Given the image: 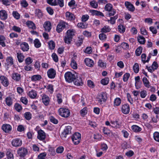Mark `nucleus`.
<instances>
[{
    "label": "nucleus",
    "mask_w": 159,
    "mask_h": 159,
    "mask_svg": "<svg viewBox=\"0 0 159 159\" xmlns=\"http://www.w3.org/2000/svg\"><path fill=\"white\" fill-rule=\"evenodd\" d=\"M68 24L63 20L60 21L57 26L56 30L58 33L62 32L64 29L68 27Z\"/></svg>",
    "instance_id": "obj_3"
},
{
    "label": "nucleus",
    "mask_w": 159,
    "mask_h": 159,
    "mask_svg": "<svg viewBox=\"0 0 159 159\" xmlns=\"http://www.w3.org/2000/svg\"><path fill=\"white\" fill-rule=\"evenodd\" d=\"M34 43L35 47L36 48H39L41 46V43L39 40L37 39L34 40Z\"/></svg>",
    "instance_id": "obj_45"
},
{
    "label": "nucleus",
    "mask_w": 159,
    "mask_h": 159,
    "mask_svg": "<svg viewBox=\"0 0 159 159\" xmlns=\"http://www.w3.org/2000/svg\"><path fill=\"white\" fill-rule=\"evenodd\" d=\"M102 136L101 134H94L93 138L94 139L97 141H99L102 139Z\"/></svg>",
    "instance_id": "obj_56"
},
{
    "label": "nucleus",
    "mask_w": 159,
    "mask_h": 159,
    "mask_svg": "<svg viewBox=\"0 0 159 159\" xmlns=\"http://www.w3.org/2000/svg\"><path fill=\"white\" fill-rule=\"evenodd\" d=\"M14 98V95L12 93H10L8 97H7L5 99L6 104L10 106L12 104V101Z\"/></svg>",
    "instance_id": "obj_9"
},
{
    "label": "nucleus",
    "mask_w": 159,
    "mask_h": 159,
    "mask_svg": "<svg viewBox=\"0 0 159 159\" xmlns=\"http://www.w3.org/2000/svg\"><path fill=\"white\" fill-rule=\"evenodd\" d=\"M125 4L126 8L129 11H134L135 8L134 6L130 2H125Z\"/></svg>",
    "instance_id": "obj_24"
},
{
    "label": "nucleus",
    "mask_w": 159,
    "mask_h": 159,
    "mask_svg": "<svg viewBox=\"0 0 159 159\" xmlns=\"http://www.w3.org/2000/svg\"><path fill=\"white\" fill-rule=\"evenodd\" d=\"M142 51V48L141 47H139L136 50L135 53L137 56H139L141 54Z\"/></svg>",
    "instance_id": "obj_59"
},
{
    "label": "nucleus",
    "mask_w": 159,
    "mask_h": 159,
    "mask_svg": "<svg viewBox=\"0 0 159 159\" xmlns=\"http://www.w3.org/2000/svg\"><path fill=\"white\" fill-rule=\"evenodd\" d=\"M76 31L73 29H70L68 30L66 32V34L68 36L73 38V36L75 34Z\"/></svg>",
    "instance_id": "obj_27"
},
{
    "label": "nucleus",
    "mask_w": 159,
    "mask_h": 159,
    "mask_svg": "<svg viewBox=\"0 0 159 159\" xmlns=\"http://www.w3.org/2000/svg\"><path fill=\"white\" fill-rule=\"evenodd\" d=\"M47 2L49 4L52 6H56L57 5L56 0H47Z\"/></svg>",
    "instance_id": "obj_54"
},
{
    "label": "nucleus",
    "mask_w": 159,
    "mask_h": 159,
    "mask_svg": "<svg viewBox=\"0 0 159 159\" xmlns=\"http://www.w3.org/2000/svg\"><path fill=\"white\" fill-rule=\"evenodd\" d=\"M30 78L32 81L37 83L40 81L42 77L40 75L37 74L31 76Z\"/></svg>",
    "instance_id": "obj_18"
},
{
    "label": "nucleus",
    "mask_w": 159,
    "mask_h": 159,
    "mask_svg": "<svg viewBox=\"0 0 159 159\" xmlns=\"http://www.w3.org/2000/svg\"><path fill=\"white\" fill-rule=\"evenodd\" d=\"M48 45L49 49L50 50L54 49L55 47V43L52 41L50 40L48 42Z\"/></svg>",
    "instance_id": "obj_39"
},
{
    "label": "nucleus",
    "mask_w": 159,
    "mask_h": 159,
    "mask_svg": "<svg viewBox=\"0 0 159 159\" xmlns=\"http://www.w3.org/2000/svg\"><path fill=\"white\" fill-rule=\"evenodd\" d=\"M7 18V14L6 11L4 10L0 11V18L2 20H5Z\"/></svg>",
    "instance_id": "obj_23"
},
{
    "label": "nucleus",
    "mask_w": 159,
    "mask_h": 159,
    "mask_svg": "<svg viewBox=\"0 0 159 159\" xmlns=\"http://www.w3.org/2000/svg\"><path fill=\"white\" fill-rule=\"evenodd\" d=\"M118 16H115L114 17H111L110 20H108V21L111 24H114L115 22V20L117 19Z\"/></svg>",
    "instance_id": "obj_57"
},
{
    "label": "nucleus",
    "mask_w": 159,
    "mask_h": 159,
    "mask_svg": "<svg viewBox=\"0 0 159 159\" xmlns=\"http://www.w3.org/2000/svg\"><path fill=\"white\" fill-rule=\"evenodd\" d=\"M33 60L30 57H27L25 60V62L26 65H29L32 63Z\"/></svg>",
    "instance_id": "obj_60"
},
{
    "label": "nucleus",
    "mask_w": 159,
    "mask_h": 159,
    "mask_svg": "<svg viewBox=\"0 0 159 159\" xmlns=\"http://www.w3.org/2000/svg\"><path fill=\"white\" fill-rule=\"evenodd\" d=\"M131 128L133 131L136 133L142 130L141 128L140 127L136 125H134L132 126Z\"/></svg>",
    "instance_id": "obj_33"
},
{
    "label": "nucleus",
    "mask_w": 159,
    "mask_h": 159,
    "mask_svg": "<svg viewBox=\"0 0 159 159\" xmlns=\"http://www.w3.org/2000/svg\"><path fill=\"white\" fill-rule=\"evenodd\" d=\"M71 127L70 126H68L65 127L63 133V135H67L70 134L71 133Z\"/></svg>",
    "instance_id": "obj_29"
},
{
    "label": "nucleus",
    "mask_w": 159,
    "mask_h": 159,
    "mask_svg": "<svg viewBox=\"0 0 159 159\" xmlns=\"http://www.w3.org/2000/svg\"><path fill=\"white\" fill-rule=\"evenodd\" d=\"M133 69L135 73H138L139 70V64L137 63H135L133 66Z\"/></svg>",
    "instance_id": "obj_51"
},
{
    "label": "nucleus",
    "mask_w": 159,
    "mask_h": 159,
    "mask_svg": "<svg viewBox=\"0 0 159 159\" xmlns=\"http://www.w3.org/2000/svg\"><path fill=\"white\" fill-rule=\"evenodd\" d=\"M5 39V38L3 36L0 35V44L3 47L6 46L4 42Z\"/></svg>",
    "instance_id": "obj_49"
},
{
    "label": "nucleus",
    "mask_w": 159,
    "mask_h": 159,
    "mask_svg": "<svg viewBox=\"0 0 159 159\" xmlns=\"http://www.w3.org/2000/svg\"><path fill=\"white\" fill-rule=\"evenodd\" d=\"M47 74L48 77L49 78L54 79L56 76V71L53 68H50L47 71Z\"/></svg>",
    "instance_id": "obj_10"
},
{
    "label": "nucleus",
    "mask_w": 159,
    "mask_h": 159,
    "mask_svg": "<svg viewBox=\"0 0 159 159\" xmlns=\"http://www.w3.org/2000/svg\"><path fill=\"white\" fill-rule=\"evenodd\" d=\"M42 100L45 105L47 106L48 105L50 102V99L47 95H43L42 97Z\"/></svg>",
    "instance_id": "obj_25"
},
{
    "label": "nucleus",
    "mask_w": 159,
    "mask_h": 159,
    "mask_svg": "<svg viewBox=\"0 0 159 159\" xmlns=\"http://www.w3.org/2000/svg\"><path fill=\"white\" fill-rule=\"evenodd\" d=\"M47 155L45 152H43L40 153L38 155V159H44Z\"/></svg>",
    "instance_id": "obj_63"
},
{
    "label": "nucleus",
    "mask_w": 159,
    "mask_h": 159,
    "mask_svg": "<svg viewBox=\"0 0 159 159\" xmlns=\"http://www.w3.org/2000/svg\"><path fill=\"white\" fill-rule=\"evenodd\" d=\"M105 125L116 129L120 128L121 126V125L117 120H111L110 122L107 121L105 122Z\"/></svg>",
    "instance_id": "obj_8"
},
{
    "label": "nucleus",
    "mask_w": 159,
    "mask_h": 159,
    "mask_svg": "<svg viewBox=\"0 0 159 159\" xmlns=\"http://www.w3.org/2000/svg\"><path fill=\"white\" fill-rule=\"evenodd\" d=\"M27 149L24 147L19 148L17 151V153L20 157V159H25V157L28 154Z\"/></svg>",
    "instance_id": "obj_5"
},
{
    "label": "nucleus",
    "mask_w": 159,
    "mask_h": 159,
    "mask_svg": "<svg viewBox=\"0 0 159 159\" xmlns=\"http://www.w3.org/2000/svg\"><path fill=\"white\" fill-rule=\"evenodd\" d=\"M0 80L2 84L5 87H7L9 84L8 80L7 77L3 75L0 76Z\"/></svg>",
    "instance_id": "obj_15"
},
{
    "label": "nucleus",
    "mask_w": 159,
    "mask_h": 159,
    "mask_svg": "<svg viewBox=\"0 0 159 159\" xmlns=\"http://www.w3.org/2000/svg\"><path fill=\"white\" fill-rule=\"evenodd\" d=\"M28 95L31 98H34L37 96V93L35 91L32 90L29 92Z\"/></svg>",
    "instance_id": "obj_43"
},
{
    "label": "nucleus",
    "mask_w": 159,
    "mask_h": 159,
    "mask_svg": "<svg viewBox=\"0 0 159 159\" xmlns=\"http://www.w3.org/2000/svg\"><path fill=\"white\" fill-rule=\"evenodd\" d=\"M88 112V109L86 107H85L80 111V114L82 116H84L87 114Z\"/></svg>",
    "instance_id": "obj_47"
},
{
    "label": "nucleus",
    "mask_w": 159,
    "mask_h": 159,
    "mask_svg": "<svg viewBox=\"0 0 159 159\" xmlns=\"http://www.w3.org/2000/svg\"><path fill=\"white\" fill-rule=\"evenodd\" d=\"M154 139L156 141L159 142V132H155L153 134Z\"/></svg>",
    "instance_id": "obj_46"
},
{
    "label": "nucleus",
    "mask_w": 159,
    "mask_h": 159,
    "mask_svg": "<svg viewBox=\"0 0 159 159\" xmlns=\"http://www.w3.org/2000/svg\"><path fill=\"white\" fill-rule=\"evenodd\" d=\"M59 114L61 117L67 118L70 115V111L67 108L61 107L58 111Z\"/></svg>",
    "instance_id": "obj_2"
},
{
    "label": "nucleus",
    "mask_w": 159,
    "mask_h": 159,
    "mask_svg": "<svg viewBox=\"0 0 159 159\" xmlns=\"http://www.w3.org/2000/svg\"><path fill=\"white\" fill-rule=\"evenodd\" d=\"M143 81L144 85L147 88H150V82L148 79L145 77H144L143 79Z\"/></svg>",
    "instance_id": "obj_37"
},
{
    "label": "nucleus",
    "mask_w": 159,
    "mask_h": 159,
    "mask_svg": "<svg viewBox=\"0 0 159 159\" xmlns=\"http://www.w3.org/2000/svg\"><path fill=\"white\" fill-rule=\"evenodd\" d=\"M12 78L16 81H19L20 79V75L17 73H14L12 75Z\"/></svg>",
    "instance_id": "obj_28"
},
{
    "label": "nucleus",
    "mask_w": 159,
    "mask_h": 159,
    "mask_svg": "<svg viewBox=\"0 0 159 159\" xmlns=\"http://www.w3.org/2000/svg\"><path fill=\"white\" fill-rule=\"evenodd\" d=\"M121 99L119 98H116L114 101L113 104L114 107L120 106L121 103Z\"/></svg>",
    "instance_id": "obj_35"
},
{
    "label": "nucleus",
    "mask_w": 159,
    "mask_h": 159,
    "mask_svg": "<svg viewBox=\"0 0 159 159\" xmlns=\"http://www.w3.org/2000/svg\"><path fill=\"white\" fill-rule=\"evenodd\" d=\"M72 38L70 36H68L66 35L64 38V40L65 43L67 44H69L70 43L72 40Z\"/></svg>",
    "instance_id": "obj_34"
},
{
    "label": "nucleus",
    "mask_w": 159,
    "mask_h": 159,
    "mask_svg": "<svg viewBox=\"0 0 159 159\" xmlns=\"http://www.w3.org/2000/svg\"><path fill=\"white\" fill-rule=\"evenodd\" d=\"M56 97L57 98V101L59 104H60L62 102V96L60 93L57 94Z\"/></svg>",
    "instance_id": "obj_58"
},
{
    "label": "nucleus",
    "mask_w": 159,
    "mask_h": 159,
    "mask_svg": "<svg viewBox=\"0 0 159 159\" xmlns=\"http://www.w3.org/2000/svg\"><path fill=\"white\" fill-rule=\"evenodd\" d=\"M121 109L122 112L125 114H128L130 111V107L128 104L123 105Z\"/></svg>",
    "instance_id": "obj_12"
},
{
    "label": "nucleus",
    "mask_w": 159,
    "mask_h": 159,
    "mask_svg": "<svg viewBox=\"0 0 159 159\" xmlns=\"http://www.w3.org/2000/svg\"><path fill=\"white\" fill-rule=\"evenodd\" d=\"M35 16H37L39 18L42 17L43 14L41 11L39 9H36L35 11Z\"/></svg>",
    "instance_id": "obj_52"
},
{
    "label": "nucleus",
    "mask_w": 159,
    "mask_h": 159,
    "mask_svg": "<svg viewBox=\"0 0 159 159\" xmlns=\"http://www.w3.org/2000/svg\"><path fill=\"white\" fill-rule=\"evenodd\" d=\"M17 57L19 62H22L24 61L25 56L22 53L20 52H17Z\"/></svg>",
    "instance_id": "obj_31"
},
{
    "label": "nucleus",
    "mask_w": 159,
    "mask_h": 159,
    "mask_svg": "<svg viewBox=\"0 0 159 159\" xmlns=\"http://www.w3.org/2000/svg\"><path fill=\"white\" fill-rule=\"evenodd\" d=\"M70 66L74 69L75 70L77 69V65L74 59H71Z\"/></svg>",
    "instance_id": "obj_44"
},
{
    "label": "nucleus",
    "mask_w": 159,
    "mask_h": 159,
    "mask_svg": "<svg viewBox=\"0 0 159 159\" xmlns=\"http://www.w3.org/2000/svg\"><path fill=\"white\" fill-rule=\"evenodd\" d=\"M102 130L104 134L107 136L110 135L111 133V131L106 127H104Z\"/></svg>",
    "instance_id": "obj_62"
},
{
    "label": "nucleus",
    "mask_w": 159,
    "mask_h": 159,
    "mask_svg": "<svg viewBox=\"0 0 159 159\" xmlns=\"http://www.w3.org/2000/svg\"><path fill=\"white\" fill-rule=\"evenodd\" d=\"M22 144L21 140L19 139H15L12 140L11 144L14 147H18L21 146Z\"/></svg>",
    "instance_id": "obj_11"
},
{
    "label": "nucleus",
    "mask_w": 159,
    "mask_h": 159,
    "mask_svg": "<svg viewBox=\"0 0 159 159\" xmlns=\"http://www.w3.org/2000/svg\"><path fill=\"white\" fill-rule=\"evenodd\" d=\"M64 76L66 81L69 83H71L73 81L75 77V75L69 71L65 73Z\"/></svg>",
    "instance_id": "obj_6"
},
{
    "label": "nucleus",
    "mask_w": 159,
    "mask_h": 159,
    "mask_svg": "<svg viewBox=\"0 0 159 159\" xmlns=\"http://www.w3.org/2000/svg\"><path fill=\"white\" fill-rule=\"evenodd\" d=\"M24 115L25 118L28 120H30L31 118V114L30 112H26Z\"/></svg>",
    "instance_id": "obj_61"
},
{
    "label": "nucleus",
    "mask_w": 159,
    "mask_h": 159,
    "mask_svg": "<svg viewBox=\"0 0 159 159\" xmlns=\"http://www.w3.org/2000/svg\"><path fill=\"white\" fill-rule=\"evenodd\" d=\"M130 75L129 73H126L123 75V80L124 82H126L130 77Z\"/></svg>",
    "instance_id": "obj_64"
},
{
    "label": "nucleus",
    "mask_w": 159,
    "mask_h": 159,
    "mask_svg": "<svg viewBox=\"0 0 159 159\" xmlns=\"http://www.w3.org/2000/svg\"><path fill=\"white\" fill-rule=\"evenodd\" d=\"M14 107L16 110L18 112L20 111L22 109L21 106L18 103H16L15 104Z\"/></svg>",
    "instance_id": "obj_53"
},
{
    "label": "nucleus",
    "mask_w": 159,
    "mask_h": 159,
    "mask_svg": "<svg viewBox=\"0 0 159 159\" xmlns=\"http://www.w3.org/2000/svg\"><path fill=\"white\" fill-rule=\"evenodd\" d=\"M43 26L45 30L49 32L52 28V25L51 23L49 21H45L43 24Z\"/></svg>",
    "instance_id": "obj_21"
},
{
    "label": "nucleus",
    "mask_w": 159,
    "mask_h": 159,
    "mask_svg": "<svg viewBox=\"0 0 159 159\" xmlns=\"http://www.w3.org/2000/svg\"><path fill=\"white\" fill-rule=\"evenodd\" d=\"M109 81V79L108 77H105L102 79L100 81V83L103 85H107Z\"/></svg>",
    "instance_id": "obj_40"
},
{
    "label": "nucleus",
    "mask_w": 159,
    "mask_h": 159,
    "mask_svg": "<svg viewBox=\"0 0 159 159\" xmlns=\"http://www.w3.org/2000/svg\"><path fill=\"white\" fill-rule=\"evenodd\" d=\"M137 40L138 42L140 44H144L146 42L145 38L142 36L139 35L137 37Z\"/></svg>",
    "instance_id": "obj_32"
},
{
    "label": "nucleus",
    "mask_w": 159,
    "mask_h": 159,
    "mask_svg": "<svg viewBox=\"0 0 159 159\" xmlns=\"http://www.w3.org/2000/svg\"><path fill=\"white\" fill-rule=\"evenodd\" d=\"M73 81L74 84L77 86H81L83 84L82 79L80 77H75Z\"/></svg>",
    "instance_id": "obj_17"
},
{
    "label": "nucleus",
    "mask_w": 159,
    "mask_h": 159,
    "mask_svg": "<svg viewBox=\"0 0 159 159\" xmlns=\"http://www.w3.org/2000/svg\"><path fill=\"white\" fill-rule=\"evenodd\" d=\"M72 99L75 102H77L80 100V96L79 95L76 94L73 96Z\"/></svg>",
    "instance_id": "obj_55"
},
{
    "label": "nucleus",
    "mask_w": 159,
    "mask_h": 159,
    "mask_svg": "<svg viewBox=\"0 0 159 159\" xmlns=\"http://www.w3.org/2000/svg\"><path fill=\"white\" fill-rule=\"evenodd\" d=\"M2 129L6 133H9L12 129V127L9 124H4L2 127Z\"/></svg>",
    "instance_id": "obj_14"
},
{
    "label": "nucleus",
    "mask_w": 159,
    "mask_h": 159,
    "mask_svg": "<svg viewBox=\"0 0 159 159\" xmlns=\"http://www.w3.org/2000/svg\"><path fill=\"white\" fill-rule=\"evenodd\" d=\"M105 9L109 12V16H113L116 14V11L113 9L112 5L110 3H108L105 5Z\"/></svg>",
    "instance_id": "obj_7"
},
{
    "label": "nucleus",
    "mask_w": 159,
    "mask_h": 159,
    "mask_svg": "<svg viewBox=\"0 0 159 159\" xmlns=\"http://www.w3.org/2000/svg\"><path fill=\"white\" fill-rule=\"evenodd\" d=\"M6 61L8 63V65L11 66L13 64V59L12 57H7L6 59Z\"/></svg>",
    "instance_id": "obj_48"
},
{
    "label": "nucleus",
    "mask_w": 159,
    "mask_h": 159,
    "mask_svg": "<svg viewBox=\"0 0 159 159\" xmlns=\"http://www.w3.org/2000/svg\"><path fill=\"white\" fill-rule=\"evenodd\" d=\"M118 30L119 32L121 34L123 33L125 30V26H124L122 25H119L117 27Z\"/></svg>",
    "instance_id": "obj_41"
},
{
    "label": "nucleus",
    "mask_w": 159,
    "mask_h": 159,
    "mask_svg": "<svg viewBox=\"0 0 159 159\" xmlns=\"http://www.w3.org/2000/svg\"><path fill=\"white\" fill-rule=\"evenodd\" d=\"M65 16L66 20L71 21L74 20L75 18L74 15L69 12H66L65 13Z\"/></svg>",
    "instance_id": "obj_20"
},
{
    "label": "nucleus",
    "mask_w": 159,
    "mask_h": 159,
    "mask_svg": "<svg viewBox=\"0 0 159 159\" xmlns=\"http://www.w3.org/2000/svg\"><path fill=\"white\" fill-rule=\"evenodd\" d=\"M26 25L28 27L32 29H35V24L32 22L30 21H28L26 22Z\"/></svg>",
    "instance_id": "obj_38"
},
{
    "label": "nucleus",
    "mask_w": 159,
    "mask_h": 159,
    "mask_svg": "<svg viewBox=\"0 0 159 159\" xmlns=\"http://www.w3.org/2000/svg\"><path fill=\"white\" fill-rule=\"evenodd\" d=\"M47 90V91L51 94L53 93L54 91L53 85L51 84H49L45 87Z\"/></svg>",
    "instance_id": "obj_30"
},
{
    "label": "nucleus",
    "mask_w": 159,
    "mask_h": 159,
    "mask_svg": "<svg viewBox=\"0 0 159 159\" xmlns=\"http://www.w3.org/2000/svg\"><path fill=\"white\" fill-rule=\"evenodd\" d=\"M111 29L108 26L106 25L103 27L101 30V32L102 33H107L111 30Z\"/></svg>",
    "instance_id": "obj_42"
},
{
    "label": "nucleus",
    "mask_w": 159,
    "mask_h": 159,
    "mask_svg": "<svg viewBox=\"0 0 159 159\" xmlns=\"http://www.w3.org/2000/svg\"><path fill=\"white\" fill-rule=\"evenodd\" d=\"M135 82V85L136 88L139 89L141 88V82L140 80V78L139 76H136L134 78Z\"/></svg>",
    "instance_id": "obj_22"
},
{
    "label": "nucleus",
    "mask_w": 159,
    "mask_h": 159,
    "mask_svg": "<svg viewBox=\"0 0 159 159\" xmlns=\"http://www.w3.org/2000/svg\"><path fill=\"white\" fill-rule=\"evenodd\" d=\"M96 98L99 103L102 104L106 101L107 98V94L105 92H102L98 94Z\"/></svg>",
    "instance_id": "obj_1"
},
{
    "label": "nucleus",
    "mask_w": 159,
    "mask_h": 159,
    "mask_svg": "<svg viewBox=\"0 0 159 159\" xmlns=\"http://www.w3.org/2000/svg\"><path fill=\"white\" fill-rule=\"evenodd\" d=\"M81 139V134L78 132L74 133L72 136L71 139L73 143L75 145L79 144Z\"/></svg>",
    "instance_id": "obj_4"
},
{
    "label": "nucleus",
    "mask_w": 159,
    "mask_h": 159,
    "mask_svg": "<svg viewBox=\"0 0 159 159\" xmlns=\"http://www.w3.org/2000/svg\"><path fill=\"white\" fill-rule=\"evenodd\" d=\"M98 65L100 67L105 68L106 66V63L102 60H99L98 62Z\"/></svg>",
    "instance_id": "obj_50"
},
{
    "label": "nucleus",
    "mask_w": 159,
    "mask_h": 159,
    "mask_svg": "<svg viewBox=\"0 0 159 159\" xmlns=\"http://www.w3.org/2000/svg\"><path fill=\"white\" fill-rule=\"evenodd\" d=\"M20 47L21 49L24 52L28 51L29 48L28 44L26 42L22 43L20 44Z\"/></svg>",
    "instance_id": "obj_26"
},
{
    "label": "nucleus",
    "mask_w": 159,
    "mask_h": 159,
    "mask_svg": "<svg viewBox=\"0 0 159 159\" xmlns=\"http://www.w3.org/2000/svg\"><path fill=\"white\" fill-rule=\"evenodd\" d=\"M84 61L86 65L89 67H93L94 64L93 61L89 58H85Z\"/></svg>",
    "instance_id": "obj_16"
},
{
    "label": "nucleus",
    "mask_w": 159,
    "mask_h": 159,
    "mask_svg": "<svg viewBox=\"0 0 159 159\" xmlns=\"http://www.w3.org/2000/svg\"><path fill=\"white\" fill-rule=\"evenodd\" d=\"M90 12L92 15L101 16H103V14L100 11L95 10H91L90 11Z\"/></svg>",
    "instance_id": "obj_36"
},
{
    "label": "nucleus",
    "mask_w": 159,
    "mask_h": 159,
    "mask_svg": "<svg viewBox=\"0 0 159 159\" xmlns=\"http://www.w3.org/2000/svg\"><path fill=\"white\" fill-rule=\"evenodd\" d=\"M158 67V64L156 61H154L151 66H146L148 71L151 73L152 72L155 70H156L157 68Z\"/></svg>",
    "instance_id": "obj_13"
},
{
    "label": "nucleus",
    "mask_w": 159,
    "mask_h": 159,
    "mask_svg": "<svg viewBox=\"0 0 159 159\" xmlns=\"http://www.w3.org/2000/svg\"><path fill=\"white\" fill-rule=\"evenodd\" d=\"M37 137L40 140L43 141L46 138L45 133L43 130H40L38 132Z\"/></svg>",
    "instance_id": "obj_19"
}]
</instances>
